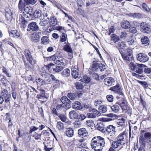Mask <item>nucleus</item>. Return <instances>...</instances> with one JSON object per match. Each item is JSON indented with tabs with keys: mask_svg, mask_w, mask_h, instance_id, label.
Segmentation results:
<instances>
[{
	"mask_svg": "<svg viewBox=\"0 0 151 151\" xmlns=\"http://www.w3.org/2000/svg\"><path fill=\"white\" fill-rule=\"evenodd\" d=\"M143 137L145 139H151V133L150 132H145L143 134Z\"/></svg>",
	"mask_w": 151,
	"mask_h": 151,
	"instance_id": "53",
	"label": "nucleus"
},
{
	"mask_svg": "<svg viewBox=\"0 0 151 151\" xmlns=\"http://www.w3.org/2000/svg\"><path fill=\"white\" fill-rule=\"evenodd\" d=\"M127 134L126 132V131H124L119 134L116 137V139L122 143V146H123L125 144L126 139L127 137ZM121 148H122V146H121Z\"/></svg>",
	"mask_w": 151,
	"mask_h": 151,
	"instance_id": "5",
	"label": "nucleus"
},
{
	"mask_svg": "<svg viewBox=\"0 0 151 151\" xmlns=\"http://www.w3.org/2000/svg\"><path fill=\"white\" fill-rule=\"evenodd\" d=\"M25 0H20L19 4L18 7L19 9L21 11H22L25 8L26 6V3L25 2Z\"/></svg>",
	"mask_w": 151,
	"mask_h": 151,
	"instance_id": "18",
	"label": "nucleus"
},
{
	"mask_svg": "<svg viewBox=\"0 0 151 151\" xmlns=\"http://www.w3.org/2000/svg\"><path fill=\"white\" fill-rule=\"evenodd\" d=\"M127 36V33L125 31L121 32L120 34V38L123 40H124Z\"/></svg>",
	"mask_w": 151,
	"mask_h": 151,
	"instance_id": "54",
	"label": "nucleus"
},
{
	"mask_svg": "<svg viewBox=\"0 0 151 151\" xmlns=\"http://www.w3.org/2000/svg\"><path fill=\"white\" fill-rule=\"evenodd\" d=\"M51 74L48 73L46 72H43L41 74L42 76L45 78L46 81L49 82H50L51 81Z\"/></svg>",
	"mask_w": 151,
	"mask_h": 151,
	"instance_id": "19",
	"label": "nucleus"
},
{
	"mask_svg": "<svg viewBox=\"0 0 151 151\" xmlns=\"http://www.w3.org/2000/svg\"><path fill=\"white\" fill-rule=\"evenodd\" d=\"M98 59H96L95 61H93V62L92 67V69L93 70L96 71L99 68L100 64L96 62L98 61Z\"/></svg>",
	"mask_w": 151,
	"mask_h": 151,
	"instance_id": "24",
	"label": "nucleus"
},
{
	"mask_svg": "<svg viewBox=\"0 0 151 151\" xmlns=\"http://www.w3.org/2000/svg\"><path fill=\"white\" fill-rule=\"evenodd\" d=\"M60 101L63 104H64L68 102H70V100L66 96L62 97L61 98Z\"/></svg>",
	"mask_w": 151,
	"mask_h": 151,
	"instance_id": "56",
	"label": "nucleus"
},
{
	"mask_svg": "<svg viewBox=\"0 0 151 151\" xmlns=\"http://www.w3.org/2000/svg\"><path fill=\"white\" fill-rule=\"evenodd\" d=\"M99 111L100 112L104 113L106 112L107 110V108L106 106L104 105L100 106L98 108Z\"/></svg>",
	"mask_w": 151,
	"mask_h": 151,
	"instance_id": "32",
	"label": "nucleus"
},
{
	"mask_svg": "<svg viewBox=\"0 0 151 151\" xmlns=\"http://www.w3.org/2000/svg\"><path fill=\"white\" fill-rule=\"evenodd\" d=\"M125 120L123 118H122L120 121L117 122V127L119 129L122 130L125 127Z\"/></svg>",
	"mask_w": 151,
	"mask_h": 151,
	"instance_id": "17",
	"label": "nucleus"
},
{
	"mask_svg": "<svg viewBox=\"0 0 151 151\" xmlns=\"http://www.w3.org/2000/svg\"><path fill=\"white\" fill-rule=\"evenodd\" d=\"M105 132L109 135V137H108V139L111 142L115 137L116 128L113 125H109L105 128Z\"/></svg>",
	"mask_w": 151,
	"mask_h": 151,
	"instance_id": "2",
	"label": "nucleus"
},
{
	"mask_svg": "<svg viewBox=\"0 0 151 151\" xmlns=\"http://www.w3.org/2000/svg\"><path fill=\"white\" fill-rule=\"evenodd\" d=\"M111 90L114 91L119 95H123L121 88L119 87V85L116 84L115 86L111 87L110 89Z\"/></svg>",
	"mask_w": 151,
	"mask_h": 151,
	"instance_id": "10",
	"label": "nucleus"
},
{
	"mask_svg": "<svg viewBox=\"0 0 151 151\" xmlns=\"http://www.w3.org/2000/svg\"><path fill=\"white\" fill-rule=\"evenodd\" d=\"M49 24L52 26H54L57 23L56 18L55 16H52L50 17Z\"/></svg>",
	"mask_w": 151,
	"mask_h": 151,
	"instance_id": "30",
	"label": "nucleus"
},
{
	"mask_svg": "<svg viewBox=\"0 0 151 151\" xmlns=\"http://www.w3.org/2000/svg\"><path fill=\"white\" fill-rule=\"evenodd\" d=\"M56 127L59 130H63L64 128L63 124L60 122H57Z\"/></svg>",
	"mask_w": 151,
	"mask_h": 151,
	"instance_id": "52",
	"label": "nucleus"
},
{
	"mask_svg": "<svg viewBox=\"0 0 151 151\" xmlns=\"http://www.w3.org/2000/svg\"><path fill=\"white\" fill-rule=\"evenodd\" d=\"M145 66V65H144V66H143L137 68L135 70L136 72L138 74H141L143 73L144 68Z\"/></svg>",
	"mask_w": 151,
	"mask_h": 151,
	"instance_id": "50",
	"label": "nucleus"
},
{
	"mask_svg": "<svg viewBox=\"0 0 151 151\" xmlns=\"http://www.w3.org/2000/svg\"><path fill=\"white\" fill-rule=\"evenodd\" d=\"M149 41L148 38L146 36L143 37L141 39L142 44H148Z\"/></svg>",
	"mask_w": 151,
	"mask_h": 151,
	"instance_id": "51",
	"label": "nucleus"
},
{
	"mask_svg": "<svg viewBox=\"0 0 151 151\" xmlns=\"http://www.w3.org/2000/svg\"><path fill=\"white\" fill-rule=\"evenodd\" d=\"M127 50V52L126 53H124L120 50L119 51L123 60L126 61H130L133 58L132 51L129 48H128Z\"/></svg>",
	"mask_w": 151,
	"mask_h": 151,
	"instance_id": "3",
	"label": "nucleus"
},
{
	"mask_svg": "<svg viewBox=\"0 0 151 151\" xmlns=\"http://www.w3.org/2000/svg\"><path fill=\"white\" fill-rule=\"evenodd\" d=\"M9 34L12 36L17 38L20 35L19 33L16 30H12Z\"/></svg>",
	"mask_w": 151,
	"mask_h": 151,
	"instance_id": "37",
	"label": "nucleus"
},
{
	"mask_svg": "<svg viewBox=\"0 0 151 151\" xmlns=\"http://www.w3.org/2000/svg\"><path fill=\"white\" fill-rule=\"evenodd\" d=\"M67 96L70 99L73 100L77 98L76 94L73 93H68Z\"/></svg>",
	"mask_w": 151,
	"mask_h": 151,
	"instance_id": "45",
	"label": "nucleus"
},
{
	"mask_svg": "<svg viewBox=\"0 0 151 151\" xmlns=\"http://www.w3.org/2000/svg\"><path fill=\"white\" fill-rule=\"evenodd\" d=\"M120 145L122 146V143L118 141L117 139L112 142L111 146L112 148H116Z\"/></svg>",
	"mask_w": 151,
	"mask_h": 151,
	"instance_id": "36",
	"label": "nucleus"
},
{
	"mask_svg": "<svg viewBox=\"0 0 151 151\" xmlns=\"http://www.w3.org/2000/svg\"><path fill=\"white\" fill-rule=\"evenodd\" d=\"M83 139L79 140V143L78 144V147L79 148H81L82 147H84L86 145V143L83 142Z\"/></svg>",
	"mask_w": 151,
	"mask_h": 151,
	"instance_id": "63",
	"label": "nucleus"
},
{
	"mask_svg": "<svg viewBox=\"0 0 151 151\" xmlns=\"http://www.w3.org/2000/svg\"><path fill=\"white\" fill-rule=\"evenodd\" d=\"M81 123L79 121H76L74 123V126L75 128H77L81 126Z\"/></svg>",
	"mask_w": 151,
	"mask_h": 151,
	"instance_id": "60",
	"label": "nucleus"
},
{
	"mask_svg": "<svg viewBox=\"0 0 151 151\" xmlns=\"http://www.w3.org/2000/svg\"><path fill=\"white\" fill-rule=\"evenodd\" d=\"M58 61L55 62L56 64L59 65H63L64 64V62L65 61V59L62 56H60Z\"/></svg>",
	"mask_w": 151,
	"mask_h": 151,
	"instance_id": "39",
	"label": "nucleus"
},
{
	"mask_svg": "<svg viewBox=\"0 0 151 151\" xmlns=\"http://www.w3.org/2000/svg\"><path fill=\"white\" fill-rule=\"evenodd\" d=\"M118 46L120 48L124 49L126 47V45L124 42H120L118 43Z\"/></svg>",
	"mask_w": 151,
	"mask_h": 151,
	"instance_id": "59",
	"label": "nucleus"
},
{
	"mask_svg": "<svg viewBox=\"0 0 151 151\" xmlns=\"http://www.w3.org/2000/svg\"><path fill=\"white\" fill-rule=\"evenodd\" d=\"M91 142L92 148L95 151H102L105 144L104 138L100 136L94 137Z\"/></svg>",
	"mask_w": 151,
	"mask_h": 151,
	"instance_id": "1",
	"label": "nucleus"
},
{
	"mask_svg": "<svg viewBox=\"0 0 151 151\" xmlns=\"http://www.w3.org/2000/svg\"><path fill=\"white\" fill-rule=\"evenodd\" d=\"M71 74L73 77L75 78H77L79 76L78 72L74 69L72 70Z\"/></svg>",
	"mask_w": 151,
	"mask_h": 151,
	"instance_id": "48",
	"label": "nucleus"
},
{
	"mask_svg": "<svg viewBox=\"0 0 151 151\" xmlns=\"http://www.w3.org/2000/svg\"><path fill=\"white\" fill-rule=\"evenodd\" d=\"M40 36L37 34H35L33 35L32 37V41L35 42H37L40 40Z\"/></svg>",
	"mask_w": 151,
	"mask_h": 151,
	"instance_id": "40",
	"label": "nucleus"
},
{
	"mask_svg": "<svg viewBox=\"0 0 151 151\" xmlns=\"http://www.w3.org/2000/svg\"><path fill=\"white\" fill-rule=\"evenodd\" d=\"M122 27L124 29H128L130 27V24L129 22L127 21H125L121 23Z\"/></svg>",
	"mask_w": 151,
	"mask_h": 151,
	"instance_id": "33",
	"label": "nucleus"
},
{
	"mask_svg": "<svg viewBox=\"0 0 151 151\" xmlns=\"http://www.w3.org/2000/svg\"><path fill=\"white\" fill-rule=\"evenodd\" d=\"M65 134L68 137H72L74 134V132L73 129L71 128H67L65 132Z\"/></svg>",
	"mask_w": 151,
	"mask_h": 151,
	"instance_id": "21",
	"label": "nucleus"
},
{
	"mask_svg": "<svg viewBox=\"0 0 151 151\" xmlns=\"http://www.w3.org/2000/svg\"><path fill=\"white\" fill-rule=\"evenodd\" d=\"M63 49L65 51L69 52H72V50L71 47L68 44L64 46Z\"/></svg>",
	"mask_w": 151,
	"mask_h": 151,
	"instance_id": "44",
	"label": "nucleus"
},
{
	"mask_svg": "<svg viewBox=\"0 0 151 151\" xmlns=\"http://www.w3.org/2000/svg\"><path fill=\"white\" fill-rule=\"evenodd\" d=\"M111 40L113 41L114 43L118 42L119 40V36L115 34H112L111 36Z\"/></svg>",
	"mask_w": 151,
	"mask_h": 151,
	"instance_id": "41",
	"label": "nucleus"
},
{
	"mask_svg": "<svg viewBox=\"0 0 151 151\" xmlns=\"http://www.w3.org/2000/svg\"><path fill=\"white\" fill-rule=\"evenodd\" d=\"M78 133L79 136L81 137H87L88 133L85 128H81L78 130Z\"/></svg>",
	"mask_w": 151,
	"mask_h": 151,
	"instance_id": "12",
	"label": "nucleus"
},
{
	"mask_svg": "<svg viewBox=\"0 0 151 151\" xmlns=\"http://www.w3.org/2000/svg\"><path fill=\"white\" fill-rule=\"evenodd\" d=\"M6 17L9 20H12V12L9 9H7L6 10Z\"/></svg>",
	"mask_w": 151,
	"mask_h": 151,
	"instance_id": "20",
	"label": "nucleus"
},
{
	"mask_svg": "<svg viewBox=\"0 0 151 151\" xmlns=\"http://www.w3.org/2000/svg\"><path fill=\"white\" fill-rule=\"evenodd\" d=\"M40 93L39 94L37 95L36 97L38 99H42L43 98H46L45 95V90L43 89H40Z\"/></svg>",
	"mask_w": 151,
	"mask_h": 151,
	"instance_id": "34",
	"label": "nucleus"
},
{
	"mask_svg": "<svg viewBox=\"0 0 151 151\" xmlns=\"http://www.w3.org/2000/svg\"><path fill=\"white\" fill-rule=\"evenodd\" d=\"M41 43L42 44H46L49 42V39L48 37L46 36H43L41 39Z\"/></svg>",
	"mask_w": 151,
	"mask_h": 151,
	"instance_id": "46",
	"label": "nucleus"
},
{
	"mask_svg": "<svg viewBox=\"0 0 151 151\" xmlns=\"http://www.w3.org/2000/svg\"><path fill=\"white\" fill-rule=\"evenodd\" d=\"M70 70L68 68L64 70L61 73L62 75L64 77H68L70 76Z\"/></svg>",
	"mask_w": 151,
	"mask_h": 151,
	"instance_id": "29",
	"label": "nucleus"
},
{
	"mask_svg": "<svg viewBox=\"0 0 151 151\" xmlns=\"http://www.w3.org/2000/svg\"><path fill=\"white\" fill-rule=\"evenodd\" d=\"M1 95H0L3 97V99L4 98L8 97V96H11L8 91L5 89L1 90Z\"/></svg>",
	"mask_w": 151,
	"mask_h": 151,
	"instance_id": "26",
	"label": "nucleus"
},
{
	"mask_svg": "<svg viewBox=\"0 0 151 151\" xmlns=\"http://www.w3.org/2000/svg\"><path fill=\"white\" fill-rule=\"evenodd\" d=\"M39 29V27L36 22H32L28 24L27 30L28 32L31 31H35L38 30Z\"/></svg>",
	"mask_w": 151,
	"mask_h": 151,
	"instance_id": "8",
	"label": "nucleus"
},
{
	"mask_svg": "<svg viewBox=\"0 0 151 151\" xmlns=\"http://www.w3.org/2000/svg\"><path fill=\"white\" fill-rule=\"evenodd\" d=\"M75 87L77 90L82 89L83 87L82 84L78 82H76L75 83Z\"/></svg>",
	"mask_w": 151,
	"mask_h": 151,
	"instance_id": "47",
	"label": "nucleus"
},
{
	"mask_svg": "<svg viewBox=\"0 0 151 151\" xmlns=\"http://www.w3.org/2000/svg\"><path fill=\"white\" fill-rule=\"evenodd\" d=\"M25 2L27 5L34 4L37 2V0H25Z\"/></svg>",
	"mask_w": 151,
	"mask_h": 151,
	"instance_id": "55",
	"label": "nucleus"
},
{
	"mask_svg": "<svg viewBox=\"0 0 151 151\" xmlns=\"http://www.w3.org/2000/svg\"><path fill=\"white\" fill-rule=\"evenodd\" d=\"M69 116L70 118L72 119H77L78 117V114L74 110L71 111L69 112Z\"/></svg>",
	"mask_w": 151,
	"mask_h": 151,
	"instance_id": "15",
	"label": "nucleus"
},
{
	"mask_svg": "<svg viewBox=\"0 0 151 151\" xmlns=\"http://www.w3.org/2000/svg\"><path fill=\"white\" fill-rule=\"evenodd\" d=\"M89 111L90 113L87 114L89 118H95L96 116H98L101 115V113L95 109H90Z\"/></svg>",
	"mask_w": 151,
	"mask_h": 151,
	"instance_id": "7",
	"label": "nucleus"
},
{
	"mask_svg": "<svg viewBox=\"0 0 151 151\" xmlns=\"http://www.w3.org/2000/svg\"><path fill=\"white\" fill-rule=\"evenodd\" d=\"M141 30L144 33L149 34L151 32V29L146 25H142V23H141Z\"/></svg>",
	"mask_w": 151,
	"mask_h": 151,
	"instance_id": "14",
	"label": "nucleus"
},
{
	"mask_svg": "<svg viewBox=\"0 0 151 151\" xmlns=\"http://www.w3.org/2000/svg\"><path fill=\"white\" fill-rule=\"evenodd\" d=\"M24 53L27 60L32 65L33 59L29 51L28 50H26L24 51Z\"/></svg>",
	"mask_w": 151,
	"mask_h": 151,
	"instance_id": "11",
	"label": "nucleus"
},
{
	"mask_svg": "<svg viewBox=\"0 0 151 151\" xmlns=\"http://www.w3.org/2000/svg\"><path fill=\"white\" fill-rule=\"evenodd\" d=\"M29 18L28 15L25 14V13H23V15H21L19 17V21L21 22V27L24 29L26 28L28 24V18Z\"/></svg>",
	"mask_w": 151,
	"mask_h": 151,
	"instance_id": "4",
	"label": "nucleus"
},
{
	"mask_svg": "<svg viewBox=\"0 0 151 151\" xmlns=\"http://www.w3.org/2000/svg\"><path fill=\"white\" fill-rule=\"evenodd\" d=\"M114 82V79L111 77H108L104 80L105 84L108 86L112 85Z\"/></svg>",
	"mask_w": 151,
	"mask_h": 151,
	"instance_id": "16",
	"label": "nucleus"
},
{
	"mask_svg": "<svg viewBox=\"0 0 151 151\" xmlns=\"http://www.w3.org/2000/svg\"><path fill=\"white\" fill-rule=\"evenodd\" d=\"M23 10L24 11V12H23V13H25V14H26V15H28L29 17V16L31 17L32 15L33 9L31 7H26L25 8H24Z\"/></svg>",
	"mask_w": 151,
	"mask_h": 151,
	"instance_id": "13",
	"label": "nucleus"
},
{
	"mask_svg": "<svg viewBox=\"0 0 151 151\" xmlns=\"http://www.w3.org/2000/svg\"><path fill=\"white\" fill-rule=\"evenodd\" d=\"M42 15V12L39 10H36L33 13V16L35 18H39Z\"/></svg>",
	"mask_w": 151,
	"mask_h": 151,
	"instance_id": "43",
	"label": "nucleus"
},
{
	"mask_svg": "<svg viewBox=\"0 0 151 151\" xmlns=\"http://www.w3.org/2000/svg\"><path fill=\"white\" fill-rule=\"evenodd\" d=\"M96 128L99 130L103 132H105V128L102 123H98L96 126Z\"/></svg>",
	"mask_w": 151,
	"mask_h": 151,
	"instance_id": "25",
	"label": "nucleus"
},
{
	"mask_svg": "<svg viewBox=\"0 0 151 151\" xmlns=\"http://www.w3.org/2000/svg\"><path fill=\"white\" fill-rule=\"evenodd\" d=\"M137 60L142 63H145L148 61L149 58L147 55L144 53H141L137 55Z\"/></svg>",
	"mask_w": 151,
	"mask_h": 151,
	"instance_id": "9",
	"label": "nucleus"
},
{
	"mask_svg": "<svg viewBox=\"0 0 151 151\" xmlns=\"http://www.w3.org/2000/svg\"><path fill=\"white\" fill-rule=\"evenodd\" d=\"M56 29L62 33H65V30L64 27L62 26H59L56 27Z\"/></svg>",
	"mask_w": 151,
	"mask_h": 151,
	"instance_id": "61",
	"label": "nucleus"
},
{
	"mask_svg": "<svg viewBox=\"0 0 151 151\" xmlns=\"http://www.w3.org/2000/svg\"><path fill=\"white\" fill-rule=\"evenodd\" d=\"M73 107L74 109L78 110H81L83 108L81 104L78 101H76L73 104Z\"/></svg>",
	"mask_w": 151,
	"mask_h": 151,
	"instance_id": "23",
	"label": "nucleus"
},
{
	"mask_svg": "<svg viewBox=\"0 0 151 151\" xmlns=\"http://www.w3.org/2000/svg\"><path fill=\"white\" fill-rule=\"evenodd\" d=\"M117 98L119 99L117 101V104H118L120 106L122 110H127V103L125 99L124 98L120 97H117Z\"/></svg>",
	"mask_w": 151,
	"mask_h": 151,
	"instance_id": "6",
	"label": "nucleus"
},
{
	"mask_svg": "<svg viewBox=\"0 0 151 151\" xmlns=\"http://www.w3.org/2000/svg\"><path fill=\"white\" fill-rule=\"evenodd\" d=\"M60 42H64L66 44L68 42V38L66 34L65 33H62L60 38Z\"/></svg>",
	"mask_w": 151,
	"mask_h": 151,
	"instance_id": "27",
	"label": "nucleus"
},
{
	"mask_svg": "<svg viewBox=\"0 0 151 151\" xmlns=\"http://www.w3.org/2000/svg\"><path fill=\"white\" fill-rule=\"evenodd\" d=\"M111 109L112 111L114 113H117L119 111L120 108L118 104H117V102L115 104L111 107Z\"/></svg>",
	"mask_w": 151,
	"mask_h": 151,
	"instance_id": "28",
	"label": "nucleus"
},
{
	"mask_svg": "<svg viewBox=\"0 0 151 151\" xmlns=\"http://www.w3.org/2000/svg\"><path fill=\"white\" fill-rule=\"evenodd\" d=\"M145 149V144H141L139 148L138 151H146Z\"/></svg>",
	"mask_w": 151,
	"mask_h": 151,
	"instance_id": "64",
	"label": "nucleus"
},
{
	"mask_svg": "<svg viewBox=\"0 0 151 151\" xmlns=\"http://www.w3.org/2000/svg\"><path fill=\"white\" fill-rule=\"evenodd\" d=\"M144 65L142 64L136 63L134 64L133 63H131L129 64V66L132 70H135L137 68L143 66Z\"/></svg>",
	"mask_w": 151,
	"mask_h": 151,
	"instance_id": "22",
	"label": "nucleus"
},
{
	"mask_svg": "<svg viewBox=\"0 0 151 151\" xmlns=\"http://www.w3.org/2000/svg\"><path fill=\"white\" fill-rule=\"evenodd\" d=\"M129 16L130 17H133V18H139L141 17V15L139 13H130L129 14Z\"/></svg>",
	"mask_w": 151,
	"mask_h": 151,
	"instance_id": "49",
	"label": "nucleus"
},
{
	"mask_svg": "<svg viewBox=\"0 0 151 151\" xmlns=\"http://www.w3.org/2000/svg\"><path fill=\"white\" fill-rule=\"evenodd\" d=\"M36 82L37 85L40 86L45 85L47 83L45 81L41 78H38L37 79H36Z\"/></svg>",
	"mask_w": 151,
	"mask_h": 151,
	"instance_id": "31",
	"label": "nucleus"
},
{
	"mask_svg": "<svg viewBox=\"0 0 151 151\" xmlns=\"http://www.w3.org/2000/svg\"><path fill=\"white\" fill-rule=\"evenodd\" d=\"M102 101L100 100H97L95 101L94 102V105L96 107L99 106L101 105Z\"/></svg>",
	"mask_w": 151,
	"mask_h": 151,
	"instance_id": "57",
	"label": "nucleus"
},
{
	"mask_svg": "<svg viewBox=\"0 0 151 151\" xmlns=\"http://www.w3.org/2000/svg\"><path fill=\"white\" fill-rule=\"evenodd\" d=\"M90 78L89 77L87 76H84L81 79L80 81L84 83H87L90 82Z\"/></svg>",
	"mask_w": 151,
	"mask_h": 151,
	"instance_id": "38",
	"label": "nucleus"
},
{
	"mask_svg": "<svg viewBox=\"0 0 151 151\" xmlns=\"http://www.w3.org/2000/svg\"><path fill=\"white\" fill-rule=\"evenodd\" d=\"M106 99L108 101L110 102H112L114 101L113 96L111 95H108L106 96Z\"/></svg>",
	"mask_w": 151,
	"mask_h": 151,
	"instance_id": "62",
	"label": "nucleus"
},
{
	"mask_svg": "<svg viewBox=\"0 0 151 151\" xmlns=\"http://www.w3.org/2000/svg\"><path fill=\"white\" fill-rule=\"evenodd\" d=\"M63 67L61 66H58L55 65L54 64V66L52 68L53 70L57 73L63 70Z\"/></svg>",
	"mask_w": 151,
	"mask_h": 151,
	"instance_id": "35",
	"label": "nucleus"
},
{
	"mask_svg": "<svg viewBox=\"0 0 151 151\" xmlns=\"http://www.w3.org/2000/svg\"><path fill=\"white\" fill-rule=\"evenodd\" d=\"M142 7L147 12H148L150 11V8H149L145 3H143L142 4Z\"/></svg>",
	"mask_w": 151,
	"mask_h": 151,
	"instance_id": "58",
	"label": "nucleus"
},
{
	"mask_svg": "<svg viewBox=\"0 0 151 151\" xmlns=\"http://www.w3.org/2000/svg\"><path fill=\"white\" fill-rule=\"evenodd\" d=\"M137 43V42L136 39L132 37L130 38L128 41V44L129 45H134Z\"/></svg>",
	"mask_w": 151,
	"mask_h": 151,
	"instance_id": "42",
	"label": "nucleus"
}]
</instances>
